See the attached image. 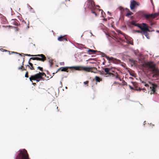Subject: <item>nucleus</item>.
<instances>
[{"mask_svg": "<svg viewBox=\"0 0 159 159\" xmlns=\"http://www.w3.org/2000/svg\"><path fill=\"white\" fill-rule=\"evenodd\" d=\"M61 71L68 72V68H73L75 70H84L86 72L96 73L93 71H97V69L95 67H85L82 66H74L72 67H61Z\"/></svg>", "mask_w": 159, "mask_h": 159, "instance_id": "nucleus-1", "label": "nucleus"}, {"mask_svg": "<svg viewBox=\"0 0 159 159\" xmlns=\"http://www.w3.org/2000/svg\"><path fill=\"white\" fill-rule=\"evenodd\" d=\"M144 66L147 68L150 71L155 73L156 75L157 74L158 70L156 66V64L152 61H148L145 63L144 64Z\"/></svg>", "mask_w": 159, "mask_h": 159, "instance_id": "nucleus-2", "label": "nucleus"}, {"mask_svg": "<svg viewBox=\"0 0 159 159\" xmlns=\"http://www.w3.org/2000/svg\"><path fill=\"white\" fill-rule=\"evenodd\" d=\"M16 159H30L27 151L25 149L18 151Z\"/></svg>", "mask_w": 159, "mask_h": 159, "instance_id": "nucleus-3", "label": "nucleus"}, {"mask_svg": "<svg viewBox=\"0 0 159 159\" xmlns=\"http://www.w3.org/2000/svg\"><path fill=\"white\" fill-rule=\"evenodd\" d=\"M104 71H102L101 74L104 75L106 77H113L115 76V74L112 73V72L114 71L110 69L109 68H106L104 69Z\"/></svg>", "mask_w": 159, "mask_h": 159, "instance_id": "nucleus-4", "label": "nucleus"}, {"mask_svg": "<svg viewBox=\"0 0 159 159\" xmlns=\"http://www.w3.org/2000/svg\"><path fill=\"white\" fill-rule=\"evenodd\" d=\"M30 80L34 86L37 83L40 81V72L35 75H32L29 78Z\"/></svg>", "mask_w": 159, "mask_h": 159, "instance_id": "nucleus-5", "label": "nucleus"}, {"mask_svg": "<svg viewBox=\"0 0 159 159\" xmlns=\"http://www.w3.org/2000/svg\"><path fill=\"white\" fill-rule=\"evenodd\" d=\"M159 15L158 13H155L152 14H144L143 15V17H145L147 19H149L150 18L154 19L158 16Z\"/></svg>", "mask_w": 159, "mask_h": 159, "instance_id": "nucleus-6", "label": "nucleus"}, {"mask_svg": "<svg viewBox=\"0 0 159 159\" xmlns=\"http://www.w3.org/2000/svg\"><path fill=\"white\" fill-rule=\"evenodd\" d=\"M87 2V6L88 8L92 9L95 7V5L93 1L92 0H88Z\"/></svg>", "mask_w": 159, "mask_h": 159, "instance_id": "nucleus-7", "label": "nucleus"}, {"mask_svg": "<svg viewBox=\"0 0 159 159\" xmlns=\"http://www.w3.org/2000/svg\"><path fill=\"white\" fill-rule=\"evenodd\" d=\"M140 29L143 32H144L146 31H148L149 32H150V30L149 29L148 27L147 24L144 23H143L141 25Z\"/></svg>", "mask_w": 159, "mask_h": 159, "instance_id": "nucleus-8", "label": "nucleus"}, {"mask_svg": "<svg viewBox=\"0 0 159 159\" xmlns=\"http://www.w3.org/2000/svg\"><path fill=\"white\" fill-rule=\"evenodd\" d=\"M21 25L25 29H28L29 28V22L28 20L25 21L23 20L21 22Z\"/></svg>", "mask_w": 159, "mask_h": 159, "instance_id": "nucleus-9", "label": "nucleus"}, {"mask_svg": "<svg viewBox=\"0 0 159 159\" xmlns=\"http://www.w3.org/2000/svg\"><path fill=\"white\" fill-rule=\"evenodd\" d=\"M102 56L103 57H105L108 60L110 61H112L115 63L117 62H118V60L115 58H114L112 57H109L107 56L106 54H105L104 53H103L102 54Z\"/></svg>", "mask_w": 159, "mask_h": 159, "instance_id": "nucleus-10", "label": "nucleus"}, {"mask_svg": "<svg viewBox=\"0 0 159 159\" xmlns=\"http://www.w3.org/2000/svg\"><path fill=\"white\" fill-rule=\"evenodd\" d=\"M151 86L150 87V88L151 89L152 91L151 94L152 93L155 94L156 91V89L157 87V85L153 84H151Z\"/></svg>", "mask_w": 159, "mask_h": 159, "instance_id": "nucleus-11", "label": "nucleus"}, {"mask_svg": "<svg viewBox=\"0 0 159 159\" xmlns=\"http://www.w3.org/2000/svg\"><path fill=\"white\" fill-rule=\"evenodd\" d=\"M57 40L59 41H65L66 42L67 41L66 35H61L58 38Z\"/></svg>", "mask_w": 159, "mask_h": 159, "instance_id": "nucleus-12", "label": "nucleus"}, {"mask_svg": "<svg viewBox=\"0 0 159 159\" xmlns=\"http://www.w3.org/2000/svg\"><path fill=\"white\" fill-rule=\"evenodd\" d=\"M136 4V1L134 0H133L132 2L131 3L130 5V7L131 10L134 9Z\"/></svg>", "mask_w": 159, "mask_h": 159, "instance_id": "nucleus-13", "label": "nucleus"}, {"mask_svg": "<svg viewBox=\"0 0 159 159\" xmlns=\"http://www.w3.org/2000/svg\"><path fill=\"white\" fill-rule=\"evenodd\" d=\"M46 77V75L44 73L40 72V80H46L45 78Z\"/></svg>", "mask_w": 159, "mask_h": 159, "instance_id": "nucleus-14", "label": "nucleus"}, {"mask_svg": "<svg viewBox=\"0 0 159 159\" xmlns=\"http://www.w3.org/2000/svg\"><path fill=\"white\" fill-rule=\"evenodd\" d=\"M88 50L87 51L89 53V54H94L96 52H97L96 50H94L93 49H91L89 48H88Z\"/></svg>", "mask_w": 159, "mask_h": 159, "instance_id": "nucleus-15", "label": "nucleus"}, {"mask_svg": "<svg viewBox=\"0 0 159 159\" xmlns=\"http://www.w3.org/2000/svg\"><path fill=\"white\" fill-rule=\"evenodd\" d=\"M46 60V57L43 54H40V61L44 62Z\"/></svg>", "mask_w": 159, "mask_h": 159, "instance_id": "nucleus-16", "label": "nucleus"}, {"mask_svg": "<svg viewBox=\"0 0 159 159\" xmlns=\"http://www.w3.org/2000/svg\"><path fill=\"white\" fill-rule=\"evenodd\" d=\"M95 79L97 82H99L101 81H102V79L99 77L96 76L95 77Z\"/></svg>", "mask_w": 159, "mask_h": 159, "instance_id": "nucleus-17", "label": "nucleus"}, {"mask_svg": "<svg viewBox=\"0 0 159 159\" xmlns=\"http://www.w3.org/2000/svg\"><path fill=\"white\" fill-rule=\"evenodd\" d=\"M24 61V60H23V61L22 63V65H21L20 67H19L18 68V69L19 70H25V69L24 67L23 66V62Z\"/></svg>", "mask_w": 159, "mask_h": 159, "instance_id": "nucleus-18", "label": "nucleus"}, {"mask_svg": "<svg viewBox=\"0 0 159 159\" xmlns=\"http://www.w3.org/2000/svg\"><path fill=\"white\" fill-rule=\"evenodd\" d=\"M30 61H29V64L30 66L31 67H30V66L28 65L27 66H28L30 68V69H31V70H34V67L33 66V64L31 63V62H30Z\"/></svg>", "mask_w": 159, "mask_h": 159, "instance_id": "nucleus-19", "label": "nucleus"}, {"mask_svg": "<svg viewBox=\"0 0 159 159\" xmlns=\"http://www.w3.org/2000/svg\"><path fill=\"white\" fill-rule=\"evenodd\" d=\"M148 31H146L144 32H143L144 34L145 35V36L147 37V38L148 39H149V34L148 33Z\"/></svg>", "mask_w": 159, "mask_h": 159, "instance_id": "nucleus-20", "label": "nucleus"}, {"mask_svg": "<svg viewBox=\"0 0 159 159\" xmlns=\"http://www.w3.org/2000/svg\"><path fill=\"white\" fill-rule=\"evenodd\" d=\"M128 10L129 11V12L127 13L125 15V16L127 17H129V16L133 14V13L130 11H129V10Z\"/></svg>", "mask_w": 159, "mask_h": 159, "instance_id": "nucleus-21", "label": "nucleus"}, {"mask_svg": "<svg viewBox=\"0 0 159 159\" xmlns=\"http://www.w3.org/2000/svg\"><path fill=\"white\" fill-rule=\"evenodd\" d=\"M32 59L33 60H40V58L37 57H32L30 58V60Z\"/></svg>", "mask_w": 159, "mask_h": 159, "instance_id": "nucleus-22", "label": "nucleus"}, {"mask_svg": "<svg viewBox=\"0 0 159 159\" xmlns=\"http://www.w3.org/2000/svg\"><path fill=\"white\" fill-rule=\"evenodd\" d=\"M131 25H133L135 26V25L136 24V22L134 20H133L132 21L130 22Z\"/></svg>", "mask_w": 159, "mask_h": 159, "instance_id": "nucleus-23", "label": "nucleus"}, {"mask_svg": "<svg viewBox=\"0 0 159 159\" xmlns=\"http://www.w3.org/2000/svg\"><path fill=\"white\" fill-rule=\"evenodd\" d=\"M49 63H50V67H52V65H53V63L52 62V60H50L49 61Z\"/></svg>", "mask_w": 159, "mask_h": 159, "instance_id": "nucleus-24", "label": "nucleus"}, {"mask_svg": "<svg viewBox=\"0 0 159 159\" xmlns=\"http://www.w3.org/2000/svg\"><path fill=\"white\" fill-rule=\"evenodd\" d=\"M141 25L138 23L136 24L135 26H137L140 29Z\"/></svg>", "mask_w": 159, "mask_h": 159, "instance_id": "nucleus-25", "label": "nucleus"}, {"mask_svg": "<svg viewBox=\"0 0 159 159\" xmlns=\"http://www.w3.org/2000/svg\"><path fill=\"white\" fill-rule=\"evenodd\" d=\"M114 76H115L116 77V78L117 79H119L120 80H121L120 78L119 77L118 74H117L116 75H115V76L114 77Z\"/></svg>", "mask_w": 159, "mask_h": 159, "instance_id": "nucleus-26", "label": "nucleus"}, {"mask_svg": "<svg viewBox=\"0 0 159 159\" xmlns=\"http://www.w3.org/2000/svg\"><path fill=\"white\" fill-rule=\"evenodd\" d=\"M89 83V81H85L84 82V84L85 85H87V86H88V84Z\"/></svg>", "mask_w": 159, "mask_h": 159, "instance_id": "nucleus-27", "label": "nucleus"}, {"mask_svg": "<svg viewBox=\"0 0 159 159\" xmlns=\"http://www.w3.org/2000/svg\"><path fill=\"white\" fill-rule=\"evenodd\" d=\"M25 77L26 78H28V71H27L25 75Z\"/></svg>", "mask_w": 159, "mask_h": 159, "instance_id": "nucleus-28", "label": "nucleus"}, {"mask_svg": "<svg viewBox=\"0 0 159 159\" xmlns=\"http://www.w3.org/2000/svg\"><path fill=\"white\" fill-rule=\"evenodd\" d=\"M92 13L93 14H94L95 15V16H97V13H96L94 11H92Z\"/></svg>", "mask_w": 159, "mask_h": 159, "instance_id": "nucleus-29", "label": "nucleus"}, {"mask_svg": "<svg viewBox=\"0 0 159 159\" xmlns=\"http://www.w3.org/2000/svg\"><path fill=\"white\" fill-rule=\"evenodd\" d=\"M14 24L15 25H16V26H18V23H17L16 21L14 22Z\"/></svg>", "mask_w": 159, "mask_h": 159, "instance_id": "nucleus-30", "label": "nucleus"}, {"mask_svg": "<svg viewBox=\"0 0 159 159\" xmlns=\"http://www.w3.org/2000/svg\"><path fill=\"white\" fill-rule=\"evenodd\" d=\"M134 31H135V32H137L138 33H141V32L139 30H136Z\"/></svg>", "mask_w": 159, "mask_h": 159, "instance_id": "nucleus-31", "label": "nucleus"}, {"mask_svg": "<svg viewBox=\"0 0 159 159\" xmlns=\"http://www.w3.org/2000/svg\"><path fill=\"white\" fill-rule=\"evenodd\" d=\"M120 33L121 34H122V35H123V36H124V38H125V39H126V37H125V34L122 33V32H120Z\"/></svg>", "mask_w": 159, "mask_h": 159, "instance_id": "nucleus-32", "label": "nucleus"}, {"mask_svg": "<svg viewBox=\"0 0 159 159\" xmlns=\"http://www.w3.org/2000/svg\"><path fill=\"white\" fill-rule=\"evenodd\" d=\"M144 85L146 86V87H149V85L148 84H146L145 83L144 84Z\"/></svg>", "mask_w": 159, "mask_h": 159, "instance_id": "nucleus-33", "label": "nucleus"}, {"mask_svg": "<svg viewBox=\"0 0 159 159\" xmlns=\"http://www.w3.org/2000/svg\"><path fill=\"white\" fill-rule=\"evenodd\" d=\"M61 68H62L61 67L60 68H59V69H58V70H57V71L56 72H57L58 71H59L60 70H61Z\"/></svg>", "mask_w": 159, "mask_h": 159, "instance_id": "nucleus-34", "label": "nucleus"}, {"mask_svg": "<svg viewBox=\"0 0 159 159\" xmlns=\"http://www.w3.org/2000/svg\"><path fill=\"white\" fill-rule=\"evenodd\" d=\"M136 90H137L141 91L142 90V89H141L140 88H139L138 89H136Z\"/></svg>", "mask_w": 159, "mask_h": 159, "instance_id": "nucleus-35", "label": "nucleus"}, {"mask_svg": "<svg viewBox=\"0 0 159 159\" xmlns=\"http://www.w3.org/2000/svg\"><path fill=\"white\" fill-rule=\"evenodd\" d=\"M100 10L101 11V14L102 16L103 17V16L102 15L103 11L102 10Z\"/></svg>", "mask_w": 159, "mask_h": 159, "instance_id": "nucleus-36", "label": "nucleus"}, {"mask_svg": "<svg viewBox=\"0 0 159 159\" xmlns=\"http://www.w3.org/2000/svg\"><path fill=\"white\" fill-rule=\"evenodd\" d=\"M55 107L56 108V109H58V107H57V106L56 105H55ZM57 110V111H58V110Z\"/></svg>", "mask_w": 159, "mask_h": 159, "instance_id": "nucleus-37", "label": "nucleus"}, {"mask_svg": "<svg viewBox=\"0 0 159 159\" xmlns=\"http://www.w3.org/2000/svg\"><path fill=\"white\" fill-rule=\"evenodd\" d=\"M129 87H130V88L131 89H134V88L133 87H132L131 86H129Z\"/></svg>", "mask_w": 159, "mask_h": 159, "instance_id": "nucleus-38", "label": "nucleus"}, {"mask_svg": "<svg viewBox=\"0 0 159 159\" xmlns=\"http://www.w3.org/2000/svg\"><path fill=\"white\" fill-rule=\"evenodd\" d=\"M62 4L64 7L66 6V4H65L64 3H62Z\"/></svg>", "mask_w": 159, "mask_h": 159, "instance_id": "nucleus-39", "label": "nucleus"}, {"mask_svg": "<svg viewBox=\"0 0 159 159\" xmlns=\"http://www.w3.org/2000/svg\"><path fill=\"white\" fill-rule=\"evenodd\" d=\"M103 20L105 21H107V19L106 18H104Z\"/></svg>", "mask_w": 159, "mask_h": 159, "instance_id": "nucleus-40", "label": "nucleus"}, {"mask_svg": "<svg viewBox=\"0 0 159 159\" xmlns=\"http://www.w3.org/2000/svg\"><path fill=\"white\" fill-rule=\"evenodd\" d=\"M132 83L134 85V84H135V83L134 82H132Z\"/></svg>", "mask_w": 159, "mask_h": 159, "instance_id": "nucleus-41", "label": "nucleus"}, {"mask_svg": "<svg viewBox=\"0 0 159 159\" xmlns=\"http://www.w3.org/2000/svg\"><path fill=\"white\" fill-rule=\"evenodd\" d=\"M119 8H120V10H122V7H119Z\"/></svg>", "mask_w": 159, "mask_h": 159, "instance_id": "nucleus-42", "label": "nucleus"}, {"mask_svg": "<svg viewBox=\"0 0 159 159\" xmlns=\"http://www.w3.org/2000/svg\"><path fill=\"white\" fill-rule=\"evenodd\" d=\"M105 61H104L103 62L102 64H103V65H105Z\"/></svg>", "mask_w": 159, "mask_h": 159, "instance_id": "nucleus-43", "label": "nucleus"}, {"mask_svg": "<svg viewBox=\"0 0 159 159\" xmlns=\"http://www.w3.org/2000/svg\"><path fill=\"white\" fill-rule=\"evenodd\" d=\"M108 68H110V69H111L112 70V67L111 66V67H108Z\"/></svg>", "mask_w": 159, "mask_h": 159, "instance_id": "nucleus-44", "label": "nucleus"}, {"mask_svg": "<svg viewBox=\"0 0 159 159\" xmlns=\"http://www.w3.org/2000/svg\"><path fill=\"white\" fill-rule=\"evenodd\" d=\"M142 82L144 84L145 83V82H144L143 81H142Z\"/></svg>", "mask_w": 159, "mask_h": 159, "instance_id": "nucleus-45", "label": "nucleus"}, {"mask_svg": "<svg viewBox=\"0 0 159 159\" xmlns=\"http://www.w3.org/2000/svg\"><path fill=\"white\" fill-rule=\"evenodd\" d=\"M43 70V68L42 67H40V70Z\"/></svg>", "mask_w": 159, "mask_h": 159, "instance_id": "nucleus-46", "label": "nucleus"}, {"mask_svg": "<svg viewBox=\"0 0 159 159\" xmlns=\"http://www.w3.org/2000/svg\"><path fill=\"white\" fill-rule=\"evenodd\" d=\"M3 52H7V51L6 50H4L3 51Z\"/></svg>", "mask_w": 159, "mask_h": 159, "instance_id": "nucleus-47", "label": "nucleus"}, {"mask_svg": "<svg viewBox=\"0 0 159 159\" xmlns=\"http://www.w3.org/2000/svg\"><path fill=\"white\" fill-rule=\"evenodd\" d=\"M156 32H158V33H159V30H157V31H156Z\"/></svg>", "mask_w": 159, "mask_h": 159, "instance_id": "nucleus-48", "label": "nucleus"}, {"mask_svg": "<svg viewBox=\"0 0 159 159\" xmlns=\"http://www.w3.org/2000/svg\"><path fill=\"white\" fill-rule=\"evenodd\" d=\"M37 68L40 69V66H38Z\"/></svg>", "mask_w": 159, "mask_h": 159, "instance_id": "nucleus-49", "label": "nucleus"}, {"mask_svg": "<svg viewBox=\"0 0 159 159\" xmlns=\"http://www.w3.org/2000/svg\"><path fill=\"white\" fill-rule=\"evenodd\" d=\"M25 55V56H28V54H26Z\"/></svg>", "mask_w": 159, "mask_h": 159, "instance_id": "nucleus-50", "label": "nucleus"}, {"mask_svg": "<svg viewBox=\"0 0 159 159\" xmlns=\"http://www.w3.org/2000/svg\"><path fill=\"white\" fill-rule=\"evenodd\" d=\"M28 56H31V55H30V54H28Z\"/></svg>", "mask_w": 159, "mask_h": 159, "instance_id": "nucleus-51", "label": "nucleus"}, {"mask_svg": "<svg viewBox=\"0 0 159 159\" xmlns=\"http://www.w3.org/2000/svg\"><path fill=\"white\" fill-rule=\"evenodd\" d=\"M131 19H132V18H133V16H131Z\"/></svg>", "mask_w": 159, "mask_h": 159, "instance_id": "nucleus-52", "label": "nucleus"}, {"mask_svg": "<svg viewBox=\"0 0 159 159\" xmlns=\"http://www.w3.org/2000/svg\"><path fill=\"white\" fill-rule=\"evenodd\" d=\"M145 89L144 88H143V89H142V90H144Z\"/></svg>", "mask_w": 159, "mask_h": 159, "instance_id": "nucleus-53", "label": "nucleus"}, {"mask_svg": "<svg viewBox=\"0 0 159 159\" xmlns=\"http://www.w3.org/2000/svg\"><path fill=\"white\" fill-rule=\"evenodd\" d=\"M37 56H40V54H39V55H37Z\"/></svg>", "mask_w": 159, "mask_h": 159, "instance_id": "nucleus-54", "label": "nucleus"}, {"mask_svg": "<svg viewBox=\"0 0 159 159\" xmlns=\"http://www.w3.org/2000/svg\"><path fill=\"white\" fill-rule=\"evenodd\" d=\"M108 13H109V14H111V13L110 12H109V11H108Z\"/></svg>", "mask_w": 159, "mask_h": 159, "instance_id": "nucleus-55", "label": "nucleus"}, {"mask_svg": "<svg viewBox=\"0 0 159 159\" xmlns=\"http://www.w3.org/2000/svg\"><path fill=\"white\" fill-rule=\"evenodd\" d=\"M125 84L126 85H127V83L126 82H125Z\"/></svg>", "mask_w": 159, "mask_h": 159, "instance_id": "nucleus-56", "label": "nucleus"}, {"mask_svg": "<svg viewBox=\"0 0 159 159\" xmlns=\"http://www.w3.org/2000/svg\"><path fill=\"white\" fill-rule=\"evenodd\" d=\"M97 7H99V6H98V5H97Z\"/></svg>", "mask_w": 159, "mask_h": 159, "instance_id": "nucleus-57", "label": "nucleus"}, {"mask_svg": "<svg viewBox=\"0 0 159 159\" xmlns=\"http://www.w3.org/2000/svg\"><path fill=\"white\" fill-rule=\"evenodd\" d=\"M130 78L132 79V77H130Z\"/></svg>", "mask_w": 159, "mask_h": 159, "instance_id": "nucleus-58", "label": "nucleus"}]
</instances>
